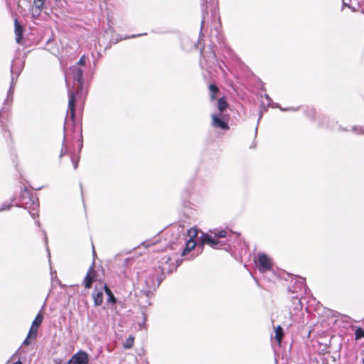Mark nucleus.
Segmentation results:
<instances>
[{"mask_svg":"<svg viewBox=\"0 0 364 364\" xmlns=\"http://www.w3.org/2000/svg\"><path fill=\"white\" fill-rule=\"evenodd\" d=\"M226 236V231L225 230L211 231V235L202 232L200 237V244L198 247L202 251L205 244L210 245L213 248H218L220 241L218 238L225 237Z\"/></svg>","mask_w":364,"mask_h":364,"instance_id":"nucleus-1","label":"nucleus"},{"mask_svg":"<svg viewBox=\"0 0 364 364\" xmlns=\"http://www.w3.org/2000/svg\"><path fill=\"white\" fill-rule=\"evenodd\" d=\"M69 76L73 78V86H77L78 90H82L83 85L82 70L77 65H73L65 73L66 83H68Z\"/></svg>","mask_w":364,"mask_h":364,"instance_id":"nucleus-2","label":"nucleus"},{"mask_svg":"<svg viewBox=\"0 0 364 364\" xmlns=\"http://www.w3.org/2000/svg\"><path fill=\"white\" fill-rule=\"evenodd\" d=\"M255 262L261 272H265L272 269L271 259L264 253H258L255 259Z\"/></svg>","mask_w":364,"mask_h":364,"instance_id":"nucleus-3","label":"nucleus"},{"mask_svg":"<svg viewBox=\"0 0 364 364\" xmlns=\"http://www.w3.org/2000/svg\"><path fill=\"white\" fill-rule=\"evenodd\" d=\"M104 286L105 284L100 283L99 285L95 286L92 291V297L93 299L95 306H98L102 305L103 303V294L105 291Z\"/></svg>","mask_w":364,"mask_h":364,"instance_id":"nucleus-4","label":"nucleus"},{"mask_svg":"<svg viewBox=\"0 0 364 364\" xmlns=\"http://www.w3.org/2000/svg\"><path fill=\"white\" fill-rule=\"evenodd\" d=\"M88 362L87 353L85 351H79L72 356L67 364H87Z\"/></svg>","mask_w":364,"mask_h":364,"instance_id":"nucleus-5","label":"nucleus"},{"mask_svg":"<svg viewBox=\"0 0 364 364\" xmlns=\"http://www.w3.org/2000/svg\"><path fill=\"white\" fill-rule=\"evenodd\" d=\"M95 263L89 268L87 274L84 279V285L86 289H90L93 281L97 279V273L94 269Z\"/></svg>","mask_w":364,"mask_h":364,"instance_id":"nucleus-6","label":"nucleus"},{"mask_svg":"<svg viewBox=\"0 0 364 364\" xmlns=\"http://www.w3.org/2000/svg\"><path fill=\"white\" fill-rule=\"evenodd\" d=\"M68 114L70 115L71 119L75 118V92L68 88Z\"/></svg>","mask_w":364,"mask_h":364,"instance_id":"nucleus-7","label":"nucleus"},{"mask_svg":"<svg viewBox=\"0 0 364 364\" xmlns=\"http://www.w3.org/2000/svg\"><path fill=\"white\" fill-rule=\"evenodd\" d=\"M222 114H212V125L214 127L220 128L223 129H228V124L223 121L222 119Z\"/></svg>","mask_w":364,"mask_h":364,"instance_id":"nucleus-8","label":"nucleus"},{"mask_svg":"<svg viewBox=\"0 0 364 364\" xmlns=\"http://www.w3.org/2000/svg\"><path fill=\"white\" fill-rule=\"evenodd\" d=\"M14 25H15V35H16V41L18 43H21V41L22 39L23 36V28L20 25L18 21L17 18H15L14 20Z\"/></svg>","mask_w":364,"mask_h":364,"instance_id":"nucleus-9","label":"nucleus"},{"mask_svg":"<svg viewBox=\"0 0 364 364\" xmlns=\"http://www.w3.org/2000/svg\"><path fill=\"white\" fill-rule=\"evenodd\" d=\"M196 246V242L195 240L189 239L186 244V247L184 248L182 255L185 256L188 255L193 249Z\"/></svg>","mask_w":364,"mask_h":364,"instance_id":"nucleus-10","label":"nucleus"},{"mask_svg":"<svg viewBox=\"0 0 364 364\" xmlns=\"http://www.w3.org/2000/svg\"><path fill=\"white\" fill-rule=\"evenodd\" d=\"M43 319V316L41 313H38L37 316H36L35 319L33 321L32 326H35V331H34V336H36L37 334V329L38 326L41 325Z\"/></svg>","mask_w":364,"mask_h":364,"instance_id":"nucleus-11","label":"nucleus"},{"mask_svg":"<svg viewBox=\"0 0 364 364\" xmlns=\"http://www.w3.org/2000/svg\"><path fill=\"white\" fill-rule=\"evenodd\" d=\"M45 0H34L33 4L34 7H36V12H37V15L39 16L41 14V10L44 5Z\"/></svg>","mask_w":364,"mask_h":364,"instance_id":"nucleus-12","label":"nucleus"},{"mask_svg":"<svg viewBox=\"0 0 364 364\" xmlns=\"http://www.w3.org/2000/svg\"><path fill=\"white\" fill-rule=\"evenodd\" d=\"M228 103L224 97L220 98L218 102V109L221 114L227 107Z\"/></svg>","mask_w":364,"mask_h":364,"instance_id":"nucleus-13","label":"nucleus"},{"mask_svg":"<svg viewBox=\"0 0 364 364\" xmlns=\"http://www.w3.org/2000/svg\"><path fill=\"white\" fill-rule=\"evenodd\" d=\"M104 288H105V293L108 296V301L111 302V303H115L116 299H115L114 296L113 295L112 291L109 289V287L107 286L106 284H105Z\"/></svg>","mask_w":364,"mask_h":364,"instance_id":"nucleus-14","label":"nucleus"},{"mask_svg":"<svg viewBox=\"0 0 364 364\" xmlns=\"http://www.w3.org/2000/svg\"><path fill=\"white\" fill-rule=\"evenodd\" d=\"M283 338V329L280 326L275 328V338L279 343H281Z\"/></svg>","mask_w":364,"mask_h":364,"instance_id":"nucleus-15","label":"nucleus"},{"mask_svg":"<svg viewBox=\"0 0 364 364\" xmlns=\"http://www.w3.org/2000/svg\"><path fill=\"white\" fill-rule=\"evenodd\" d=\"M134 338L132 336H129L124 341L123 346L126 349L131 348L134 345Z\"/></svg>","mask_w":364,"mask_h":364,"instance_id":"nucleus-16","label":"nucleus"},{"mask_svg":"<svg viewBox=\"0 0 364 364\" xmlns=\"http://www.w3.org/2000/svg\"><path fill=\"white\" fill-rule=\"evenodd\" d=\"M209 90L210 92V97L213 100L215 97V95L218 91V88L215 85H210L209 86Z\"/></svg>","mask_w":364,"mask_h":364,"instance_id":"nucleus-17","label":"nucleus"},{"mask_svg":"<svg viewBox=\"0 0 364 364\" xmlns=\"http://www.w3.org/2000/svg\"><path fill=\"white\" fill-rule=\"evenodd\" d=\"M355 340H360L362 338H364V329L362 328H358L356 329L355 333Z\"/></svg>","mask_w":364,"mask_h":364,"instance_id":"nucleus-18","label":"nucleus"},{"mask_svg":"<svg viewBox=\"0 0 364 364\" xmlns=\"http://www.w3.org/2000/svg\"><path fill=\"white\" fill-rule=\"evenodd\" d=\"M188 235L189 236L190 239L194 240L195 237L198 236V230L196 228H191L188 232Z\"/></svg>","mask_w":364,"mask_h":364,"instance_id":"nucleus-19","label":"nucleus"},{"mask_svg":"<svg viewBox=\"0 0 364 364\" xmlns=\"http://www.w3.org/2000/svg\"><path fill=\"white\" fill-rule=\"evenodd\" d=\"M11 87L9 90V93L11 92V89L13 88V85H14V80H15V77H14V64L11 65Z\"/></svg>","mask_w":364,"mask_h":364,"instance_id":"nucleus-20","label":"nucleus"},{"mask_svg":"<svg viewBox=\"0 0 364 364\" xmlns=\"http://www.w3.org/2000/svg\"><path fill=\"white\" fill-rule=\"evenodd\" d=\"M353 131L357 134H364V127H354Z\"/></svg>","mask_w":364,"mask_h":364,"instance_id":"nucleus-21","label":"nucleus"},{"mask_svg":"<svg viewBox=\"0 0 364 364\" xmlns=\"http://www.w3.org/2000/svg\"><path fill=\"white\" fill-rule=\"evenodd\" d=\"M35 328H36V327L31 325V327L30 331H29L28 334V337H31V338H36V336H34Z\"/></svg>","mask_w":364,"mask_h":364,"instance_id":"nucleus-22","label":"nucleus"},{"mask_svg":"<svg viewBox=\"0 0 364 364\" xmlns=\"http://www.w3.org/2000/svg\"><path fill=\"white\" fill-rule=\"evenodd\" d=\"M77 65H84L85 64V55H82L80 59L79 60V61L77 62Z\"/></svg>","mask_w":364,"mask_h":364,"instance_id":"nucleus-23","label":"nucleus"},{"mask_svg":"<svg viewBox=\"0 0 364 364\" xmlns=\"http://www.w3.org/2000/svg\"><path fill=\"white\" fill-rule=\"evenodd\" d=\"M9 208H10V205H9V204H3L0 207V211H3V210H9Z\"/></svg>","mask_w":364,"mask_h":364,"instance_id":"nucleus-24","label":"nucleus"},{"mask_svg":"<svg viewBox=\"0 0 364 364\" xmlns=\"http://www.w3.org/2000/svg\"><path fill=\"white\" fill-rule=\"evenodd\" d=\"M30 338L31 337H28V336H27L26 338L23 342V345H28L30 343V342H29Z\"/></svg>","mask_w":364,"mask_h":364,"instance_id":"nucleus-25","label":"nucleus"},{"mask_svg":"<svg viewBox=\"0 0 364 364\" xmlns=\"http://www.w3.org/2000/svg\"><path fill=\"white\" fill-rule=\"evenodd\" d=\"M34 210H35V209L33 208V211H31V212H30V214H31V215L33 218H35L36 215H38V212H37V211L34 212Z\"/></svg>","mask_w":364,"mask_h":364,"instance_id":"nucleus-26","label":"nucleus"},{"mask_svg":"<svg viewBox=\"0 0 364 364\" xmlns=\"http://www.w3.org/2000/svg\"><path fill=\"white\" fill-rule=\"evenodd\" d=\"M73 167L75 169H76L77 168V166H78V161H74V159H73Z\"/></svg>","mask_w":364,"mask_h":364,"instance_id":"nucleus-27","label":"nucleus"},{"mask_svg":"<svg viewBox=\"0 0 364 364\" xmlns=\"http://www.w3.org/2000/svg\"><path fill=\"white\" fill-rule=\"evenodd\" d=\"M33 16H38L37 15V12H36V7H34L33 10Z\"/></svg>","mask_w":364,"mask_h":364,"instance_id":"nucleus-28","label":"nucleus"},{"mask_svg":"<svg viewBox=\"0 0 364 364\" xmlns=\"http://www.w3.org/2000/svg\"><path fill=\"white\" fill-rule=\"evenodd\" d=\"M141 36H142V34L133 35V36H130L129 38H134V37Z\"/></svg>","mask_w":364,"mask_h":364,"instance_id":"nucleus-29","label":"nucleus"},{"mask_svg":"<svg viewBox=\"0 0 364 364\" xmlns=\"http://www.w3.org/2000/svg\"><path fill=\"white\" fill-rule=\"evenodd\" d=\"M64 155L63 149H62L60 156L62 157Z\"/></svg>","mask_w":364,"mask_h":364,"instance_id":"nucleus-30","label":"nucleus"},{"mask_svg":"<svg viewBox=\"0 0 364 364\" xmlns=\"http://www.w3.org/2000/svg\"><path fill=\"white\" fill-rule=\"evenodd\" d=\"M13 364H22V363H21V362L20 360H18V361H16V363H14Z\"/></svg>","mask_w":364,"mask_h":364,"instance_id":"nucleus-31","label":"nucleus"},{"mask_svg":"<svg viewBox=\"0 0 364 364\" xmlns=\"http://www.w3.org/2000/svg\"><path fill=\"white\" fill-rule=\"evenodd\" d=\"M282 111H284V110H290V109H281ZM291 110H294V109L291 108Z\"/></svg>","mask_w":364,"mask_h":364,"instance_id":"nucleus-32","label":"nucleus"},{"mask_svg":"<svg viewBox=\"0 0 364 364\" xmlns=\"http://www.w3.org/2000/svg\"><path fill=\"white\" fill-rule=\"evenodd\" d=\"M44 239H45L46 244L47 245V243H48V239H47L46 235H45V238H44Z\"/></svg>","mask_w":364,"mask_h":364,"instance_id":"nucleus-33","label":"nucleus"},{"mask_svg":"<svg viewBox=\"0 0 364 364\" xmlns=\"http://www.w3.org/2000/svg\"><path fill=\"white\" fill-rule=\"evenodd\" d=\"M93 253H94V255H95V250H94V249H93Z\"/></svg>","mask_w":364,"mask_h":364,"instance_id":"nucleus-34","label":"nucleus"},{"mask_svg":"<svg viewBox=\"0 0 364 364\" xmlns=\"http://www.w3.org/2000/svg\"><path fill=\"white\" fill-rule=\"evenodd\" d=\"M363 364H364V359H363Z\"/></svg>","mask_w":364,"mask_h":364,"instance_id":"nucleus-35","label":"nucleus"}]
</instances>
